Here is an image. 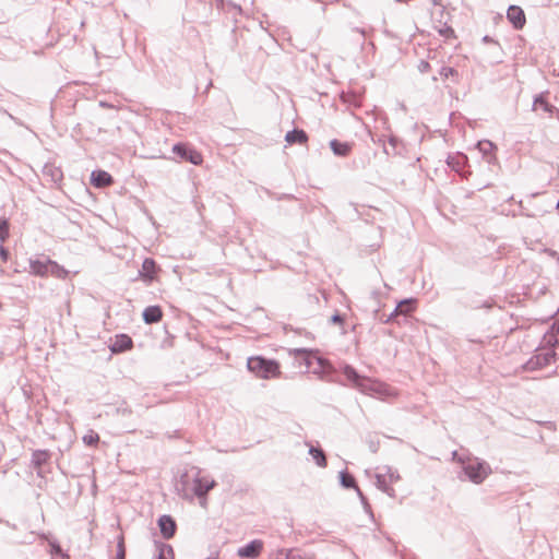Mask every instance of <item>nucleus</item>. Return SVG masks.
I'll return each instance as SVG.
<instances>
[{
  "instance_id": "1",
  "label": "nucleus",
  "mask_w": 559,
  "mask_h": 559,
  "mask_svg": "<svg viewBox=\"0 0 559 559\" xmlns=\"http://www.w3.org/2000/svg\"><path fill=\"white\" fill-rule=\"evenodd\" d=\"M343 373L353 386L364 394L374 396L383 401L394 399L399 395L397 390L392 385L379 380L362 377L349 365H345L343 367Z\"/></svg>"
},
{
  "instance_id": "2",
  "label": "nucleus",
  "mask_w": 559,
  "mask_h": 559,
  "mask_svg": "<svg viewBox=\"0 0 559 559\" xmlns=\"http://www.w3.org/2000/svg\"><path fill=\"white\" fill-rule=\"evenodd\" d=\"M559 358V343L552 333H545L534 355L523 366L524 370H539Z\"/></svg>"
},
{
  "instance_id": "3",
  "label": "nucleus",
  "mask_w": 559,
  "mask_h": 559,
  "mask_svg": "<svg viewBox=\"0 0 559 559\" xmlns=\"http://www.w3.org/2000/svg\"><path fill=\"white\" fill-rule=\"evenodd\" d=\"M247 369L261 379H276L281 376L278 362L261 356L247 358Z\"/></svg>"
},
{
  "instance_id": "4",
  "label": "nucleus",
  "mask_w": 559,
  "mask_h": 559,
  "mask_svg": "<svg viewBox=\"0 0 559 559\" xmlns=\"http://www.w3.org/2000/svg\"><path fill=\"white\" fill-rule=\"evenodd\" d=\"M295 352L302 357L305 365L311 369L313 374L319 376L322 380L332 381L333 367L329 360L304 348L295 349Z\"/></svg>"
},
{
  "instance_id": "5",
  "label": "nucleus",
  "mask_w": 559,
  "mask_h": 559,
  "mask_svg": "<svg viewBox=\"0 0 559 559\" xmlns=\"http://www.w3.org/2000/svg\"><path fill=\"white\" fill-rule=\"evenodd\" d=\"M460 461L463 464L464 474L474 484H481L491 473L490 465L477 457Z\"/></svg>"
},
{
  "instance_id": "6",
  "label": "nucleus",
  "mask_w": 559,
  "mask_h": 559,
  "mask_svg": "<svg viewBox=\"0 0 559 559\" xmlns=\"http://www.w3.org/2000/svg\"><path fill=\"white\" fill-rule=\"evenodd\" d=\"M215 485H216L215 480L201 476L199 471L193 476V478H192L193 497H198L200 499L201 506H205L206 495L211 489L214 488Z\"/></svg>"
},
{
  "instance_id": "7",
  "label": "nucleus",
  "mask_w": 559,
  "mask_h": 559,
  "mask_svg": "<svg viewBox=\"0 0 559 559\" xmlns=\"http://www.w3.org/2000/svg\"><path fill=\"white\" fill-rule=\"evenodd\" d=\"M173 153L183 162H189L192 165H200L203 162V157L192 145L187 143H176L173 146Z\"/></svg>"
},
{
  "instance_id": "8",
  "label": "nucleus",
  "mask_w": 559,
  "mask_h": 559,
  "mask_svg": "<svg viewBox=\"0 0 559 559\" xmlns=\"http://www.w3.org/2000/svg\"><path fill=\"white\" fill-rule=\"evenodd\" d=\"M160 271V267L156 263V261L152 258H145L141 270L139 271V276L145 283H152L156 278V274Z\"/></svg>"
},
{
  "instance_id": "9",
  "label": "nucleus",
  "mask_w": 559,
  "mask_h": 559,
  "mask_svg": "<svg viewBox=\"0 0 559 559\" xmlns=\"http://www.w3.org/2000/svg\"><path fill=\"white\" fill-rule=\"evenodd\" d=\"M192 478L193 476L186 472L181 474L179 479L176 481V491L183 499H193Z\"/></svg>"
},
{
  "instance_id": "10",
  "label": "nucleus",
  "mask_w": 559,
  "mask_h": 559,
  "mask_svg": "<svg viewBox=\"0 0 559 559\" xmlns=\"http://www.w3.org/2000/svg\"><path fill=\"white\" fill-rule=\"evenodd\" d=\"M51 455L49 450H35L32 453V466L36 469L38 476H44L43 467L51 459Z\"/></svg>"
},
{
  "instance_id": "11",
  "label": "nucleus",
  "mask_w": 559,
  "mask_h": 559,
  "mask_svg": "<svg viewBox=\"0 0 559 559\" xmlns=\"http://www.w3.org/2000/svg\"><path fill=\"white\" fill-rule=\"evenodd\" d=\"M157 524H158L160 534L165 539H169V538L174 537V535L176 534L177 524H176V521L173 519V516L164 514V515L159 516Z\"/></svg>"
},
{
  "instance_id": "12",
  "label": "nucleus",
  "mask_w": 559,
  "mask_h": 559,
  "mask_svg": "<svg viewBox=\"0 0 559 559\" xmlns=\"http://www.w3.org/2000/svg\"><path fill=\"white\" fill-rule=\"evenodd\" d=\"M133 346L132 338L127 334H118L109 345V349L112 354H120L131 349Z\"/></svg>"
},
{
  "instance_id": "13",
  "label": "nucleus",
  "mask_w": 559,
  "mask_h": 559,
  "mask_svg": "<svg viewBox=\"0 0 559 559\" xmlns=\"http://www.w3.org/2000/svg\"><path fill=\"white\" fill-rule=\"evenodd\" d=\"M507 17L515 29H521L526 22L523 10L518 5L509 7Z\"/></svg>"
},
{
  "instance_id": "14",
  "label": "nucleus",
  "mask_w": 559,
  "mask_h": 559,
  "mask_svg": "<svg viewBox=\"0 0 559 559\" xmlns=\"http://www.w3.org/2000/svg\"><path fill=\"white\" fill-rule=\"evenodd\" d=\"M477 148L483 154L484 158L488 164H495L497 162V157L495 155V151L497 146L489 140H483L477 143Z\"/></svg>"
},
{
  "instance_id": "15",
  "label": "nucleus",
  "mask_w": 559,
  "mask_h": 559,
  "mask_svg": "<svg viewBox=\"0 0 559 559\" xmlns=\"http://www.w3.org/2000/svg\"><path fill=\"white\" fill-rule=\"evenodd\" d=\"M111 175L105 170L98 169L91 174V182L96 188H105L112 183Z\"/></svg>"
},
{
  "instance_id": "16",
  "label": "nucleus",
  "mask_w": 559,
  "mask_h": 559,
  "mask_svg": "<svg viewBox=\"0 0 559 559\" xmlns=\"http://www.w3.org/2000/svg\"><path fill=\"white\" fill-rule=\"evenodd\" d=\"M142 318L146 324L157 323L163 318V310L159 306H148L143 310Z\"/></svg>"
},
{
  "instance_id": "17",
  "label": "nucleus",
  "mask_w": 559,
  "mask_h": 559,
  "mask_svg": "<svg viewBox=\"0 0 559 559\" xmlns=\"http://www.w3.org/2000/svg\"><path fill=\"white\" fill-rule=\"evenodd\" d=\"M43 175L46 178H49V180L53 185H59L63 179V173L61 168L52 165V164H46L43 168Z\"/></svg>"
},
{
  "instance_id": "18",
  "label": "nucleus",
  "mask_w": 559,
  "mask_h": 559,
  "mask_svg": "<svg viewBox=\"0 0 559 559\" xmlns=\"http://www.w3.org/2000/svg\"><path fill=\"white\" fill-rule=\"evenodd\" d=\"M50 263H51L50 259H47L46 261L31 260L29 261L31 273L38 275V276H45V275L49 274Z\"/></svg>"
},
{
  "instance_id": "19",
  "label": "nucleus",
  "mask_w": 559,
  "mask_h": 559,
  "mask_svg": "<svg viewBox=\"0 0 559 559\" xmlns=\"http://www.w3.org/2000/svg\"><path fill=\"white\" fill-rule=\"evenodd\" d=\"M466 163L467 157L462 153L451 154L447 158L448 166L456 173H460Z\"/></svg>"
},
{
  "instance_id": "20",
  "label": "nucleus",
  "mask_w": 559,
  "mask_h": 559,
  "mask_svg": "<svg viewBox=\"0 0 559 559\" xmlns=\"http://www.w3.org/2000/svg\"><path fill=\"white\" fill-rule=\"evenodd\" d=\"M285 141L288 144H294V143L305 144L308 141V135L304 130L294 129L286 133Z\"/></svg>"
},
{
  "instance_id": "21",
  "label": "nucleus",
  "mask_w": 559,
  "mask_h": 559,
  "mask_svg": "<svg viewBox=\"0 0 559 559\" xmlns=\"http://www.w3.org/2000/svg\"><path fill=\"white\" fill-rule=\"evenodd\" d=\"M330 147L336 156L345 157L350 153L352 145L347 142H340L334 139L330 142Z\"/></svg>"
},
{
  "instance_id": "22",
  "label": "nucleus",
  "mask_w": 559,
  "mask_h": 559,
  "mask_svg": "<svg viewBox=\"0 0 559 559\" xmlns=\"http://www.w3.org/2000/svg\"><path fill=\"white\" fill-rule=\"evenodd\" d=\"M264 548V543L261 539H254L247 544V559H254L260 556Z\"/></svg>"
},
{
  "instance_id": "23",
  "label": "nucleus",
  "mask_w": 559,
  "mask_h": 559,
  "mask_svg": "<svg viewBox=\"0 0 559 559\" xmlns=\"http://www.w3.org/2000/svg\"><path fill=\"white\" fill-rule=\"evenodd\" d=\"M376 485L377 487L385 492L390 497L395 496V490L391 487L390 483L386 479V475H383L382 473H378L376 475Z\"/></svg>"
},
{
  "instance_id": "24",
  "label": "nucleus",
  "mask_w": 559,
  "mask_h": 559,
  "mask_svg": "<svg viewBox=\"0 0 559 559\" xmlns=\"http://www.w3.org/2000/svg\"><path fill=\"white\" fill-rule=\"evenodd\" d=\"M538 108H542L544 111L550 115H552V111L555 110V106H552L545 99L543 93L537 95L533 102V110H537Z\"/></svg>"
},
{
  "instance_id": "25",
  "label": "nucleus",
  "mask_w": 559,
  "mask_h": 559,
  "mask_svg": "<svg viewBox=\"0 0 559 559\" xmlns=\"http://www.w3.org/2000/svg\"><path fill=\"white\" fill-rule=\"evenodd\" d=\"M158 554L156 559H175L174 548L169 544L157 543Z\"/></svg>"
},
{
  "instance_id": "26",
  "label": "nucleus",
  "mask_w": 559,
  "mask_h": 559,
  "mask_svg": "<svg viewBox=\"0 0 559 559\" xmlns=\"http://www.w3.org/2000/svg\"><path fill=\"white\" fill-rule=\"evenodd\" d=\"M309 454L312 456L319 467H325L328 465L325 454L320 448L310 445Z\"/></svg>"
},
{
  "instance_id": "27",
  "label": "nucleus",
  "mask_w": 559,
  "mask_h": 559,
  "mask_svg": "<svg viewBox=\"0 0 559 559\" xmlns=\"http://www.w3.org/2000/svg\"><path fill=\"white\" fill-rule=\"evenodd\" d=\"M49 274L56 276L57 278L64 280L68 276L69 271L59 265L56 261L51 260Z\"/></svg>"
},
{
  "instance_id": "28",
  "label": "nucleus",
  "mask_w": 559,
  "mask_h": 559,
  "mask_svg": "<svg viewBox=\"0 0 559 559\" xmlns=\"http://www.w3.org/2000/svg\"><path fill=\"white\" fill-rule=\"evenodd\" d=\"M49 545V554L51 555L52 559H58L64 550L61 548L60 544L56 539L48 540Z\"/></svg>"
},
{
  "instance_id": "29",
  "label": "nucleus",
  "mask_w": 559,
  "mask_h": 559,
  "mask_svg": "<svg viewBox=\"0 0 559 559\" xmlns=\"http://www.w3.org/2000/svg\"><path fill=\"white\" fill-rule=\"evenodd\" d=\"M340 479H341V484L343 487L345 488H358L356 486V480L355 478L348 474L347 472H341L340 473Z\"/></svg>"
},
{
  "instance_id": "30",
  "label": "nucleus",
  "mask_w": 559,
  "mask_h": 559,
  "mask_svg": "<svg viewBox=\"0 0 559 559\" xmlns=\"http://www.w3.org/2000/svg\"><path fill=\"white\" fill-rule=\"evenodd\" d=\"M10 236V223L8 218L0 217V241L4 242Z\"/></svg>"
},
{
  "instance_id": "31",
  "label": "nucleus",
  "mask_w": 559,
  "mask_h": 559,
  "mask_svg": "<svg viewBox=\"0 0 559 559\" xmlns=\"http://www.w3.org/2000/svg\"><path fill=\"white\" fill-rule=\"evenodd\" d=\"M413 304L414 299H404L397 305V311H400V314L406 317L414 310Z\"/></svg>"
},
{
  "instance_id": "32",
  "label": "nucleus",
  "mask_w": 559,
  "mask_h": 559,
  "mask_svg": "<svg viewBox=\"0 0 559 559\" xmlns=\"http://www.w3.org/2000/svg\"><path fill=\"white\" fill-rule=\"evenodd\" d=\"M115 559H126V546L124 538L122 535L118 537L117 542V554Z\"/></svg>"
},
{
  "instance_id": "33",
  "label": "nucleus",
  "mask_w": 559,
  "mask_h": 559,
  "mask_svg": "<svg viewBox=\"0 0 559 559\" xmlns=\"http://www.w3.org/2000/svg\"><path fill=\"white\" fill-rule=\"evenodd\" d=\"M98 441H99V436H98V433H96L94 431H90V433H87L83 437V442L90 447L96 445L98 443Z\"/></svg>"
},
{
  "instance_id": "34",
  "label": "nucleus",
  "mask_w": 559,
  "mask_h": 559,
  "mask_svg": "<svg viewBox=\"0 0 559 559\" xmlns=\"http://www.w3.org/2000/svg\"><path fill=\"white\" fill-rule=\"evenodd\" d=\"M383 475H386V479L392 485L393 483H396L400 479V475L396 471L392 469L391 467H385Z\"/></svg>"
},
{
  "instance_id": "35",
  "label": "nucleus",
  "mask_w": 559,
  "mask_h": 559,
  "mask_svg": "<svg viewBox=\"0 0 559 559\" xmlns=\"http://www.w3.org/2000/svg\"><path fill=\"white\" fill-rule=\"evenodd\" d=\"M439 74L442 79H448L449 76L457 75V71L451 67H442Z\"/></svg>"
},
{
  "instance_id": "36",
  "label": "nucleus",
  "mask_w": 559,
  "mask_h": 559,
  "mask_svg": "<svg viewBox=\"0 0 559 559\" xmlns=\"http://www.w3.org/2000/svg\"><path fill=\"white\" fill-rule=\"evenodd\" d=\"M356 491H357V495L364 506V509L366 512H371V507L370 504L368 503L367 501V498L364 496V493L361 492V490L359 488H356Z\"/></svg>"
},
{
  "instance_id": "37",
  "label": "nucleus",
  "mask_w": 559,
  "mask_h": 559,
  "mask_svg": "<svg viewBox=\"0 0 559 559\" xmlns=\"http://www.w3.org/2000/svg\"><path fill=\"white\" fill-rule=\"evenodd\" d=\"M546 333H552L559 343V318L552 323L550 330Z\"/></svg>"
},
{
  "instance_id": "38",
  "label": "nucleus",
  "mask_w": 559,
  "mask_h": 559,
  "mask_svg": "<svg viewBox=\"0 0 559 559\" xmlns=\"http://www.w3.org/2000/svg\"><path fill=\"white\" fill-rule=\"evenodd\" d=\"M174 346V336L167 333V337L162 342V348H171Z\"/></svg>"
},
{
  "instance_id": "39",
  "label": "nucleus",
  "mask_w": 559,
  "mask_h": 559,
  "mask_svg": "<svg viewBox=\"0 0 559 559\" xmlns=\"http://www.w3.org/2000/svg\"><path fill=\"white\" fill-rule=\"evenodd\" d=\"M9 257H10L9 250L1 242L0 243V258L2 259L3 262H7L9 260Z\"/></svg>"
},
{
  "instance_id": "40",
  "label": "nucleus",
  "mask_w": 559,
  "mask_h": 559,
  "mask_svg": "<svg viewBox=\"0 0 559 559\" xmlns=\"http://www.w3.org/2000/svg\"><path fill=\"white\" fill-rule=\"evenodd\" d=\"M399 316H401V314H400V311H397V306H396L395 309L390 313V316L385 320V323L393 321Z\"/></svg>"
},
{
  "instance_id": "41",
  "label": "nucleus",
  "mask_w": 559,
  "mask_h": 559,
  "mask_svg": "<svg viewBox=\"0 0 559 559\" xmlns=\"http://www.w3.org/2000/svg\"><path fill=\"white\" fill-rule=\"evenodd\" d=\"M430 68V64L427 62V61H420L419 66H418V69L420 72H427L428 69Z\"/></svg>"
},
{
  "instance_id": "42",
  "label": "nucleus",
  "mask_w": 559,
  "mask_h": 559,
  "mask_svg": "<svg viewBox=\"0 0 559 559\" xmlns=\"http://www.w3.org/2000/svg\"><path fill=\"white\" fill-rule=\"evenodd\" d=\"M331 322L332 323H342L343 322V318L341 314L338 313H335L331 317Z\"/></svg>"
},
{
  "instance_id": "43",
  "label": "nucleus",
  "mask_w": 559,
  "mask_h": 559,
  "mask_svg": "<svg viewBox=\"0 0 559 559\" xmlns=\"http://www.w3.org/2000/svg\"><path fill=\"white\" fill-rule=\"evenodd\" d=\"M288 558H289V555L287 551H285L283 549L278 550L276 559H288Z\"/></svg>"
},
{
  "instance_id": "44",
  "label": "nucleus",
  "mask_w": 559,
  "mask_h": 559,
  "mask_svg": "<svg viewBox=\"0 0 559 559\" xmlns=\"http://www.w3.org/2000/svg\"><path fill=\"white\" fill-rule=\"evenodd\" d=\"M397 143H399V139H397L396 136H390V138H389V144H390L393 148H396Z\"/></svg>"
},
{
  "instance_id": "45",
  "label": "nucleus",
  "mask_w": 559,
  "mask_h": 559,
  "mask_svg": "<svg viewBox=\"0 0 559 559\" xmlns=\"http://www.w3.org/2000/svg\"><path fill=\"white\" fill-rule=\"evenodd\" d=\"M245 554H246L245 546H241V547H239V548L237 549V555H238L240 558L245 559Z\"/></svg>"
},
{
  "instance_id": "46",
  "label": "nucleus",
  "mask_w": 559,
  "mask_h": 559,
  "mask_svg": "<svg viewBox=\"0 0 559 559\" xmlns=\"http://www.w3.org/2000/svg\"><path fill=\"white\" fill-rule=\"evenodd\" d=\"M551 116H555L559 120V108L555 107V110L552 111Z\"/></svg>"
},
{
  "instance_id": "47",
  "label": "nucleus",
  "mask_w": 559,
  "mask_h": 559,
  "mask_svg": "<svg viewBox=\"0 0 559 559\" xmlns=\"http://www.w3.org/2000/svg\"><path fill=\"white\" fill-rule=\"evenodd\" d=\"M233 8H234L235 10H237L239 14H241V13H242V8H241V5H235V4H233Z\"/></svg>"
},
{
  "instance_id": "48",
  "label": "nucleus",
  "mask_w": 559,
  "mask_h": 559,
  "mask_svg": "<svg viewBox=\"0 0 559 559\" xmlns=\"http://www.w3.org/2000/svg\"><path fill=\"white\" fill-rule=\"evenodd\" d=\"M440 33H441V34H443V35H447L448 33L452 34V33H453V31H452L451 28H449V27H448V28H447V29H444V31H440Z\"/></svg>"
},
{
  "instance_id": "49",
  "label": "nucleus",
  "mask_w": 559,
  "mask_h": 559,
  "mask_svg": "<svg viewBox=\"0 0 559 559\" xmlns=\"http://www.w3.org/2000/svg\"><path fill=\"white\" fill-rule=\"evenodd\" d=\"M58 559H70L67 552H63Z\"/></svg>"
},
{
  "instance_id": "50",
  "label": "nucleus",
  "mask_w": 559,
  "mask_h": 559,
  "mask_svg": "<svg viewBox=\"0 0 559 559\" xmlns=\"http://www.w3.org/2000/svg\"><path fill=\"white\" fill-rule=\"evenodd\" d=\"M483 40H484L485 43H491V41H492V39H491L489 36H485V37L483 38Z\"/></svg>"
},
{
  "instance_id": "51",
  "label": "nucleus",
  "mask_w": 559,
  "mask_h": 559,
  "mask_svg": "<svg viewBox=\"0 0 559 559\" xmlns=\"http://www.w3.org/2000/svg\"><path fill=\"white\" fill-rule=\"evenodd\" d=\"M40 537L46 540H50L47 534H41Z\"/></svg>"
},
{
  "instance_id": "52",
  "label": "nucleus",
  "mask_w": 559,
  "mask_h": 559,
  "mask_svg": "<svg viewBox=\"0 0 559 559\" xmlns=\"http://www.w3.org/2000/svg\"><path fill=\"white\" fill-rule=\"evenodd\" d=\"M397 2H408L409 0H396Z\"/></svg>"
},
{
  "instance_id": "53",
  "label": "nucleus",
  "mask_w": 559,
  "mask_h": 559,
  "mask_svg": "<svg viewBox=\"0 0 559 559\" xmlns=\"http://www.w3.org/2000/svg\"><path fill=\"white\" fill-rule=\"evenodd\" d=\"M307 559H313V558H312V557H309V558H307Z\"/></svg>"
}]
</instances>
